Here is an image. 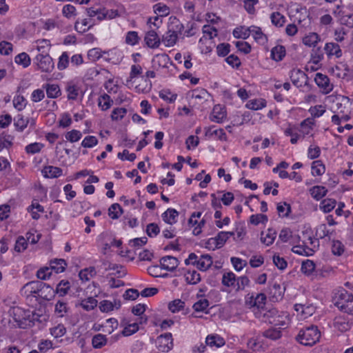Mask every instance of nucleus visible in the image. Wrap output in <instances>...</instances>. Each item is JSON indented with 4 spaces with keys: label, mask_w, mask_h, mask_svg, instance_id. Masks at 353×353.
I'll return each mask as SVG.
<instances>
[{
    "label": "nucleus",
    "mask_w": 353,
    "mask_h": 353,
    "mask_svg": "<svg viewBox=\"0 0 353 353\" xmlns=\"http://www.w3.org/2000/svg\"><path fill=\"white\" fill-rule=\"evenodd\" d=\"M254 316L261 321L279 326V328L287 327L290 321L286 312H279L274 307L254 311Z\"/></svg>",
    "instance_id": "1"
},
{
    "label": "nucleus",
    "mask_w": 353,
    "mask_h": 353,
    "mask_svg": "<svg viewBox=\"0 0 353 353\" xmlns=\"http://www.w3.org/2000/svg\"><path fill=\"white\" fill-rule=\"evenodd\" d=\"M321 336L317 326L310 325L302 328L296 339L298 342L305 346H312L319 341Z\"/></svg>",
    "instance_id": "2"
},
{
    "label": "nucleus",
    "mask_w": 353,
    "mask_h": 353,
    "mask_svg": "<svg viewBox=\"0 0 353 353\" xmlns=\"http://www.w3.org/2000/svg\"><path fill=\"white\" fill-rule=\"evenodd\" d=\"M334 304L343 312L353 315V294L343 289L334 298Z\"/></svg>",
    "instance_id": "3"
},
{
    "label": "nucleus",
    "mask_w": 353,
    "mask_h": 353,
    "mask_svg": "<svg viewBox=\"0 0 353 353\" xmlns=\"http://www.w3.org/2000/svg\"><path fill=\"white\" fill-rule=\"evenodd\" d=\"M9 314L21 328H25L28 325V322L30 323L32 321L31 312L20 307H11Z\"/></svg>",
    "instance_id": "4"
},
{
    "label": "nucleus",
    "mask_w": 353,
    "mask_h": 353,
    "mask_svg": "<svg viewBox=\"0 0 353 353\" xmlns=\"http://www.w3.org/2000/svg\"><path fill=\"white\" fill-rule=\"evenodd\" d=\"M334 14L339 18L340 23L348 28H353V6H337L333 11Z\"/></svg>",
    "instance_id": "5"
},
{
    "label": "nucleus",
    "mask_w": 353,
    "mask_h": 353,
    "mask_svg": "<svg viewBox=\"0 0 353 353\" xmlns=\"http://www.w3.org/2000/svg\"><path fill=\"white\" fill-rule=\"evenodd\" d=\"M34 63H35L38 69L43 72L50 73L54 68L53 59L48 52L46 54H38L34 59Z\"/></svg>",
    "instance_id": "6"
},
{
    "label": "nucleus",
    "mask_w": 353,
    "mask_h": 353,
    "mask_svg": "<svg viewBox=\"0 0 353 353\" xmlns=\"http://www.w3.org/2000/svg\"><path fill=\"white\" fill-rule=\"evenodd\" d=\"M337 110L343 106V109L341 110L339 114H341V121H348L351 119V114L353 112V101L348 97H343L340 102L336 103Z\"/></svg>",
    "instance_id": "7"
},
{
    "label": "nucleus",
    "mask_w": 353,
    "mask_h": 353,
    "mask_svg": "<svg viewBox=\"0 0 353 353\" xmlns=\"http://www.w3.org/2000/svg\"><path fill=\"white\" fill-rule=\"evenodd\" d=\"M353 326V319L345 315L336 316L333 321V327L341 332L349 331Z\"/></svg>",
    "instance_id": "8"
},
{
    "label": "nucleus",
    "mask_w": 353,
    "mask_h": 353,
    "mask_svg": "<svg viewBox=\"0 0 353 353\" xmlns=\"http://www.w3.org/2000/svg\"><path fill=\"white\" fill-rule=\"evenodd\" d=\"M290 78L293 85L297 88L307 85L308 82L307 75L301 69L294 68L290 72Z\"/></svg>",
    "instance_id": "9"
},
{
    "label": "nucleus",
    "mask_w": 353,
    "mask_h": 353,
    "mask_svg": "<svg viewBox=\"0 0 353 353\" xmlns=\"http://www.w3.org/2000/svg\"><path fill=\"white\" fill-rule=\"evenodd\" d=\"M158 350L162 352H168L173 347V339L171 333H165L159 336L156 340Z\"/></svg>",
    "instance_id": "10"
},
{
    "label": "nucleus",
    "mask_w": 353,
    "mask_h": 353,
    "mask_svg": "<svg viewBox=\"0 0 353 353\" xmlns=\"http://www.w3.org/2000/svg\"><path fill=\"white\" fill-rule=\"evenodd\" d=\"M294 309L298 313V315L302 319H306L312 316L316 311V307L313 303L305 301V303H296L294 305Z\"/></svg>",
    "instance_id": "11"
},
{
    "label": "nucleus",
    "mask_w": 353,
    "mask_h": 353,
    "mask_svg": "<svg viewBox=\"0 0 353 353\" xmlns=\"http://www.w3.org/2000/svg\"><path fill=\"white\" fill-rule=\"evenodd\" d=\"M43 285L41 281H32L25 284L21 290L22 296L28 298L31 296H36L39 294V288Z\"/></svg>",
    "instance_id": "12"
},
{
    "label": "nucleus",
    "mask_w": 353,
    "mask_h": 353,
    "mask_svg": "<svg viewBox=\"0 0 353 353\" xmlns=\"http://www.w3.org/2000/svg\"><path fill=\"white\" fill-rule=\"evenodd\" d=\"M179 261L177 258L172 256H163L160 259L161 268L168 271H174L179 265Z\"/></svg>",
    "instance_id": "13"
},
{
    "label": "nucleus",
    "mask_w": 353,
    "mask_h": 353,
    "mask_svg": "<svg viewBox=\"0 0 353 353\" xmlns=\"http://www.w3.org/2000/svg\"><path fill=\"white\" fill-rule=\"evenodd\" d=\"M144 41L150 48H157L161 43L160 38L154 30H148L145 33Z\"/></svg>",
    "instance_id": "14"
},
{
    "label": "nucleus",
    "mask_w": 353,
    "mask_h": 353,
    "mask_svg": "<svg viewBox=\"0 0 353 353\" xmlns=\"http://www.w3.org/2000/svg\"><path fill=\"white\" fill-rule=\"evenodd\" d=\"M192 264L201 271H206L212 266V259L209 254H203L197 261H192Z\"/></svg>",
    "instance_id": "15"
},
{
    "label": "nucleus",
    "mask_w": 353,
    "mask_h": 353,
    "mask_svg": "<svg viewBox=\"0 0 353 353\" xmlns=\"http://www.w3.org/2000/svg\"><path fill=\"white\" fill-rule=\"evenodd\" d=\"M170 61V59L166 54H156L152 60V68L154 69L167 68Z\"/></svg>",
    "instance_id": "16"
},
{
    "label": "nucleus",
    "mask_w": 353,
    "mask_h": 353,
    "mask_svg": "<svg viewBox=\"0 0 353 353\" xmlns=\"http://www.w3.org/2000/svg\"><path fill=\"white\" fill-rule=\"evenodd\" d=\"M324 50L329 58L333 56L336 58H339L342 56V50L340 46L336 43H327L325 46Z\"/></svg>",
    "instance_id": "17"
},
{
    "label": "nucleus",
    "mask_w": 353,
    "mask_h": 353,
    "mask_svg": "<svg viewBox=\"0 0 353 353\" xmlns=\"http://www.w3.org/2000/svg\"><path fill=\"white\" fill-rule=\"evenodd\" d=\"M156 73L153 70H148L145 72V75L141 76L142 79H144L146 85L143 88H141V85H137L135 89L138 92H148L152 88V82L149 80L150 78H154Z\"/></svg>",
    "instance_id": "18"
},
{
    "label": "nucleus",
    "mask_w": 353,
    "mask_h": 353,
    "mask_svg": "<svg viewBox=\"0 0 353 353\" xmlns=\"http://www.w3.org/2000/svg\"><path fill=\"white\" fill-rule=\"evenodd\" d=\"M314 81L319 87L325 90L326 93L332 90V86L330 85V79L327 75L318 72L316 74Z\"/></svg>",
    "instance_id": "19"
},
{
    "label": "nucleus",
    "mask_w": 353,
    "mask_h": 353,
    "mask_svg": "<svg viewBox=\"0 0 353 353\" xmlns=\"http://www.w3.org/2000/svg\"><path fill=\"white\" fill-rule=\"evenodd\" d=\"M43 285L40 286L38 295L44 300L50 301L55 295V290L48 284L42 282Z\"/></svg>",
    "instance_id": "20"
},
{
    "label": "nucleus",
    "mask_w": 353,
    "mask_h": 353,
    "mask_svg": "<svg viewBox=\"0 0 353 353\" xmlns=\"http://www.w3.org/2000/svg\"><path fill=\"white\" fill-rule=\"evenodd\" d=\"M226 117L225 111L221 105H217L213 108L210 114V120L216 123H222Z\"/></svg>",
    "instance_id": "21"
},
{
    "label": "nucleus",
    "mask_w": 353,
    "mask_h": 353,
    "mask_svg": "<svg viewBox=\"0 0 353 353\" xmlns=\"http://www.w3.org/2000/svg\"><path fill=\"white\" fill-rule=\"evenodd\" d=\"M250 34L252 35L254 40L259 44L263 45L268 41L267 36L262 32L259 27L254 26H250Z\"/></svg>",
    "instance_id": "22"
},
{
    "label": "nucleus",
    "mask_w": 353,
    "mask_h": 353,
    "mask_svg": "<svg viewBox=\"0 0 353 353\" xmlns=\"http://www.w3.org/2000/svg\"><path fill=\"white\" fill-rule=\"evenodd\" d=\"M65 91L67 92L68 99L74 101L78 97L79 88L74 82L69 81L66 84Z\"/></svg>",
    "instance_id": "23"
},
{
    "label": "nucleus",
    "mask_w": 353,
    "mask_h": 353,
    "mask_svg": "<svg viewBox=\"0 0 353 353\" xmlns=\"http://www.w3.org/2000/svg\"><path fill=\"white\" fill-rule=\"evenodd\" d=\"M213 127H210L205 128V137H208L209 138H212L214 136L216 137L218 139L221 141H225L227 139V135L224 131L223 129L219 128V129H213Z\"/></svg>",
    "instance_id": "24"
},
{
    "label": "nucleus",
    "mask_w": 353,
    "mask_h": 353,
    "mask_svg": "<svg viewBox=\"0 0 353 353\" xmlns=\"http://www.w3.org/2000/svg\"><path fill=\"white\" fill-rule=\"evenodd\" d=\"M66 265L67 263L64 259H55L50 261V268L52 271L58 274L63 272L65 270Z\"/></svg>",
    "instance_id": "25"
},
{
    "label": "nucleus",
    "mask_w": 353,
    "mask_h": 353,
    "mask_svg": "<svg viewBox=\"0 0 353 353\" xmlns=\"http://www.w3.org/2000/svg\"><path fill=\"white\" fill-rule=\"evenodd\" d=\"M179 216V212L173 208H168L165 212L162 214L163 220L170 225L176 222V217Z\"/></svg>",
    "instance_id": "26"
},
{
    "label": "nucleus",
    "mask_w": 353,
    "mask_h": 353,
    "mask_svg": "<svg viewBox=\"0 0 353 353\" xmlns=\"http://www.w3.org/2000/svg\"><path fill=\"white\" fill-rule=\"evenodd\" d=\"M286 51L283 46L278 45L271 50V58L276 61H281L285 56Z\"/></svg>",
    "instance_id": "27"
},
{
    "label": "nucleus",
    "mask_w": 353,
    "mask_h": 353,
    "mask_svg": "<svg viewBox=\"0 0 353 353\" xmlns=\"http://www.w3.org/2000/svg\"><path fill=\"white\" fill-rule=\"evenodd\" d=\"M327 190L324 186L316 185L310 188L311 196L316 201H319L327 194Z\"/></svg>",
    "instance_id": "28"
},
{
    "label": "nucleus",
    "mask_w": 353,
    "mask_h": 353,
    "mask_svg": "<svg viewBox=\"0 0 353 353\" xmlns=\"http://www.w3.org/2000/svg\"><path fill=\"white\" fill-rule=\"evenodd\" d=\"M170 20L168 29L177 35L181 34L184 29L183 24L176 17L170 18Z\"/></svg>",
    "instance_id": "29"
},
{
    "label": "nucleus",
    "mask_w": 353,
    "mask_h": 353,
    "mask_svg": "<svg viewBox=\"0 0 353 353\" xmlns=\"http://www.w3.org/2000/svg\"><path fill=\"white\" fill-rule=\"evenodd\" d=\"M312 175L314 176H321L325 172V166L321 160L314 161L311 166Z\"/></svg>",
    "instance_id": "30"
},
{
    "label": "nucleus",
    "mask_w": 353,
    "mask_h": 353,
    "mask_svg": "<svg viewBox=\"0 0 353 353\" xmlns=\"http://www.w3.org/2000/svg\"><path fill=\"white\" fill-rule=\"evenodd\" d=\"M264 232H262L261 234V241L263 243L266 245H272L276 236V232L275 230L272 228H269L265 236H264Z\"/></svg>",
    "instance_id": "31"
},
{
    "label": "nucleus",
    "mask_w": 353,
    "mask_h": 353,
    "mask_svg": "<svg viewBox=\"0 0 353 353\" xmlns=\"http://www.w3.org/2000/svg\"><path fill=\"white\" fill-rule=\"evenodd\" d=\"M178 35L168 29L166 33L163 36L162 41L165 43V46L172 47L176 43Z\"/></svg>",
    "instance_id": "32"
},
{
    "label": "nucleus",
    "mask_w": 353,
    "mask_h": 353,
    "mask_svg": "<svg viewBox=\"0 0 353 353\" xmlns=\"http://www.w3.org/2000/svg\"><path fill=\"white\" fill-rule=\"evenodd\" d=\"M108 342L105 335L102 334H95L92 339V345L95 349H100L105 346Z\"/></svg>",
    "instance_id": "33"
},
{
    "label": "nucleus",
    "mask_w": 353,
    "mask_h": 353,
    "mask_svg": "<svg viewBox=\"0 0 353 353\" xmlns=\"http://www.w3.org/2000/svg\"><path fill=\"white\" fill-rule=\"evenodd\" d=\"M62 170L52 165L46 166L43 169L44 176L48 178H57L62 174Z\"/></svg>",
    "instance_id": "34"
},
{
    "label": "nucleus",
    "mask_w": 353,
    "mask_h": 353,
    "mask_svg": "<svg viewBox=\"0 0 353 353\" xmlns=\"http://www.w3.org/2000/svg\"><path fill=\"white\" fill-rule=\"evenodd\" d=\"M205 343L210 347H220L225 344V341L218 335H211L206 337Z\"/></svg>",
    "instance_id": "35"
},
{
    "label": "nucleus",
    "mask_w": 353,
    "mask_h": 353,
    "mask_svg": "<svg viewBox=\"0 0 353 353\" xmlns=\"http://www.w3.org/2000/svg\"><path fill=\"white\" fill-rule=\"evenodd\" d=\"M113 104V101L108 94L101 95L98 99V105L102 110H108Z\"/></svg>",
    "instance_id": "36"
},
{
    "label": "nucleus",
    "mask_w": 353,
    "mask_h": 353,
    "mask_svg": "<svg viewBox=\"0 0 353 353\" xmlns=\"http://www.w3.org/2000/svg\"><path fill=\"white\" fill-rule=\"evenodd\" d=\"M46 94L48 98L56 99L61 96V92L58 85L47 84Z\"/></svg>",
    "instance_id": "37"
},
{
    "label": "nucleus",
    "mask_w": 353,
    "mask_h": 353,
    "mask_svg": "<svg viewBox=\"0 0 353 353\" xmlns=\"http://www.w3.org/2000/svg\"><path fill=\"white\" fill-rule=\"evenodd\" d=\"M70 288V283L68 281L61 280L57 285L55 290L56 294L60 296H64Z\"/></svg>",
    "instance_id": "38"
},
{
    "label": "nucleus",
    "mask_w": 353,
    "mask_h": 353,
    "mask_svg": "<svg viewBox=\"0 0 353 353\" xmlns=\"http://www.w3.org/2000/svg\"><path fill=\"white\" fill-rule=\"evenodd\" d=\"M17 64L22 65L23 68L28 67L31 63L30 56L26 52H21L17 54L14 58Z\"/></svg>",
    "instance_id": "39"
},
{
    "label": "nucleus",
    "mask_w": 353,
    "mask_h": 353,
    "mask_svg": "<svg viewBox=\"0 0 353 353\" xmlns=\"http://www.w3.org/2000/svg\"><path fill=\"white\" fill-rule=\"evenodd\" d=\"M336 203L334 199H325L321 202L319 208L323 212L328 213L335 208Z\"/></svg>",
    "instance_id": "40"
},
{
    "label": "nucleus",
    "mask_w": 353,
    "mask_h": 353,
    "mask_svg": "<svg viewBox=\"0 0 353 353\" xmlns=\"http://www.w3.org/2000/svg\"><path fill=\"white\" fill-rule=\"evenodd\" d=\"M233 36L236 39H246L250 35V27L245 28L243 26L236 28L232 32Z\"/></svg>",
    "instance_id": "41"
},
{
    "label": "nucleus",
    "mask_w": 353,
    "mask_h": 353,
    "mask_svg": "<svg viewBox=\"0 0 353 353\" xmlns=\"http://www.w3.org/2000/svg\"><path fill=\"white\" fill-rule=\"evenodd\" d=\"M281 328H269L263 332V336L275 341L281 337Z\"/></svg>",
    "instance_id": "42"
},
{
    "label": "nucleus",
    "mask_w": 353,
    "mask_h": 353,
    "mask_svg": "<svg viewBox=\"0 0 353 353\" xmlns=\"http://www.w3.org/2000/svg\"><path fill=\"white\" fill-rule=\"evenodd\" d=\"M228 240V236L225 232H219L218 234L214 237L210 239V242L215 243V248L219 249L223 246L226 241Z\"/></svg>",
    "instance_id": "43"
},
{
    "label": "nucleus",
    "mask_w": 353,
    "mask_h": 353,
    "mask_svg": "<svg viewBox=\"0 0 353 353\" xmlns=\"http://www.w3.org/2000/svg\"><path fill=\"white\" fill-rule=\"evenodd\" d=\"M87 13L90 17H93L97 16V19L101 21V20H103V19L107 18V14L108 12H105L104 8L95 9L94 8H89L87 9Z\"/></svg>",
    "instance_id": "44"
},
{
    "label": "nucleus",
    "mask_w": 353,
    "mask_h": 353,
    "mask_svg": "<svg viewBox=\"0 0 353 353\" xmlns=\"http://www.w3.org/2000/svg\"><path fill=\"white\" fill-rule=\"evenodd\" d=\"M145 311V305L144 304H137L134 306L132 309V312L136 316H140L139 323L142 324L143 323H146L148 321V318L146 316H142L141 315Z\"/></svg>",
    "instance_id": "45"
},
{
    "label": "nucleus",
    "mask_w": 353,
    "mask_h": 353,
    "mask_svg": "<svg viewBox=\"0 0 353 353\" xmlns=\"http://www.w3.org/2000/svg\"><path fill=\"white\" fill-rule=\"evenodd\" d=\"M79 305L86 311L93 310L97 305V301L94 297H88L81 300Z\"/></svg>",
    "instance_id": "46"
},
{
    "label": "nucleus",
    "mask_w": 353,
    "mask_h": 353,
    "mask_svg": "<svg viewBox=\"0 0 353 353\" xmlns=\"http://www.w3.org/2000/svg\"><path fill=\"white\" fill-rule=\"evenodd\" d=\"M319 41V36L315 32H312L303 38V44L309 47L313 46L314 48Z\"/></svg>",
    "instance_id": "47"
},
{
    "label": "nucleus",
    "mask_w": 353,
    "mask_h": 353,
    "mask_svg": "<svg viewBox=\"0 0 353 353\" xmlns=\"http://www.w3.org/2000/svg\"><path fill=\"white\" fill-rule=\"evenodd\" d=\"M14 124L16 128L22 132L28 125L29 123V119H25L22 114H18L14 119Z\"/></svg>",
    "instance_id": "48"
},
{
    "label": "nucleus",
    "mask_w": 353,
    "mask_h": 353,
    "mask_svg": "<svg viewBox=\"0 0 353 353\" xmlns=\"http://www.w3.org/2000/svg\"><path fill=\"white\" fill-rule=\"evenodd\" d=\"M185 276L186 282L191 285L197 284L201 281V275L196 270L188 271Z\"/></svg>",
    "instance_id": "49"
},
{
    "label": "nucleus",
    "mask_w": 353,
    "mask_h": 353,
    "mask_svg": "<svg viewBox=\"0 0 353 353\" xmlns=\"http://www.w3.org/2000/svg\"><path fill=\"white\" fill-rule=\"evenodd\" d=\"M123 213V209L119 203H113L108 209V215L112 219H117Z\"/></svg>",
    "instance_id": "50"
},
{
    "label": "nucleus",
    "mask_w": 353,
    "mask_h": 353,
    "mask_svg": "<svg viewBox=\"0 0 353 353\" xmlns=\"http://www.w3.org/2000/svg\"><path fill=\"white\" fill-rule=\"evenodd\" d=\"M154 13L159 17H165L170 13V8L165 4L158 3L153 6Z\"/></svg>",
    "instance_id": "51"
},
{
    "label": "nucleus",
    "mask_w": 353,
    "mask_h": 353,
    "mask_svg": "<svg viewBox=\"0 0 353 353\" xmlns=\"http://www.w3.org/2000/svg\"><path fill=\"white\" fill-rule=\"evenodd\" d=\"M266 105V101L265 99H253L250 100L246 104V107L249 109L258 110Z\"/></svg>",
    "instance_id": "52"
},
{
    "label": "nucleus",
    "mask_w": 353,
    "mask_h": 353,
    "mask_svg": "<svg viewBox=\"0 0 353 353\" xmlns=\"http://www.w3.org/2000/svg\"><path fill=\"white\" fill-rule=\"evenodd\" d=\"M272 24L277 27H281L285 22V17L279 12H274L270 15Z\"/></svg>",
    "instance_id": "53"
},
{
    "label": "nucleus",
    "mask_w": 353,
    "mask_h": 353,
    "mask_svg": "<svg viewBox=\"0 0 353 353\" xmlns=\"http://www.w3.org/2000/svg\"><path fill=\"white\" fill-rule=\"evenodd\" d=\"M140 37L136 31H129L125 35V43L130 46H135L139 43Z\"/></svg>",
    "instance_id": "54"
},
{
    "label": "nucleus",
    "mask_w": 353,
    "mask_h": 353,
    "mask_svg": "<svg viewBox=\"0 0 353 353\" xmlns=\"http://www.w3.org/2000/svg\"><path fill=\"white\" fill-rule=\"evenodd\" d=\"M236 281V276L233 272H230L223 274V278H222L223 285H224L227 287L234 286Z\"/></svg>",
    "instance_id": "55"
},
{
    "label": "nucleus",
    "mask_w": 353,
    "mask_h": 353,
    "mask_svg": "<svg viewBox=\"0 0 353 353\" xmlns=\"http://www.w3.org/2000/svg\"><path fill=\"white\" fill-rule=\"evenodd\" d=\"M283 292L284 290L282 289L280 284L277 283H274L270 287V293L272 295L273 298H275L276 300L282 298Z\"/></svg>",
    "instance_id": "56"
},
{
    "label": "nucleus",
    "mask_w": 353,
    "mask_h": 353,
    "mask_svg": "<svg viewBox=\"0 0 353 353\" xmlns=\"http://www.w3.org/2000/svg\"><path fill=\"white\" fill-rule=\"evenodd\" d=\"M315 269V263L314 261L307 259L306 261H303L301 264V272L306 274L310 275Z\"/></svg>",
    "instance_id": "57"
},
{
    "label": "nucleus",
    "mask_w": 353,
    "mask_h": 353,
    "mask_svg": "<svg viewBox=\"0 0 353 353\" xmlns=\"http://www.w3.org/2000/svg\"><path fill=\"white\" fill-rule=\"evenodd\" d=\"M276 210L279 215L282 217H288L291 212V207L286 202L278 203Z\"/></svg>",
    "instance_id": "58"
},
{
    "label": "nucleus",
    "mask_w": 353,
    "mask_h": 353,
    "mask_svg": "<svg viewBox=\"0 0 353 353\" xmlns=\"http://www.w3.org/2000/svg\"><path fill=\"white\" fill-rule=\"evenodd\" d=\"M345 250L343 244L339 240H334L332 244V252L334 255L341 256Z\"/></svg>",
    "instance_id": "59"
},
{
    "label": "nucleus",
    "mask_w": 353,
    "mask_h": 353,
    "mask_svg": "<svg viewBox=\"0 0 353 353\" xmlns=\"http://www.w3.org/2000/svg\"><path fill=\"white\" fill-rule=\"evenodd\" d=\"M185 307V302L181 301V299H175L168 304L169 310L173 312H177L181 310H183Z\"/></svg>",
    "instance_id": "60"
},
{
    "label": "nucleus",
    "mask_w": 353,
    "mask_h": 353,
    "mask_svg": "<svg viewBox=\"0 0 353 353\" xmlns=\"http://www.w3.org/2000/svg\"><path fill=\"white\" fill-rule=\"evenodd\" d=\"M303 244H305V243H303ZM292 251L298 254L306 256L312 255L314 252L312 249L305 245L294 246L292 248Z\"/></svg>",
    "instance_id": "61"
},
{
    "label": "nucleus",
    "mask_w": 353,
    "mask_h": 353,
    "mask_svg": "<svg viewBox=\"0 0 353 353\" xmlns=\"http://www.w3.org/2000/svg\"><path fill=\"white\" fill-rule=\"evenodd\" d=\"M145 232L149 237L154 238L160 233V228L157 223H151L146 226Z\"/></svg>",
    "instance_id": "62"
},
{
    "label": "nucleus",
    "mask_w": 353,
    "mask_h": 353,
    "mask_svg": "<svg viewBox=\"0 0 353 353\" xmlns=\"http://www.w3.org/2000/svg\"><path fill=\"white\" fill-rule=\"evenodd\" d=\"M103 54H106V52H102L100 48H92L88 50V58L92 61H95L102 57Z\"/></svg>",
    "instance_id": "63"
},
{
    "label": "nucleus",
    "mask_w": 353,
    "mask_h": 353,
    "mask_svg": "<svg viewBox=\"0 0 353 353\" xmlns=\"http://www.w3.org/2000/svg\"><path fill=\"white\" fill-rule=\"evenodd\" d=\"M65 137L67 141L71 143H74L81 139L82 134L79 130H72L71 131L68 132Z\"/></svg>",
    "instance_id": "64"
}]
</instances>
